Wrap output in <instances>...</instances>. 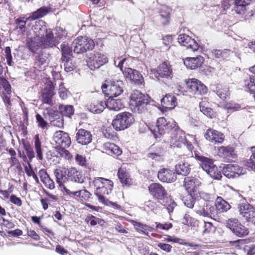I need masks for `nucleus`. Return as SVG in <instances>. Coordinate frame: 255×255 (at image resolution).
Segmentation results:
<instances>
[{
	"label": "nucleus",
	"instance_id": "59",
	"mask_svg": "<svg viewBox=\"0 0 255 255\" xmlns=\"http://www.w3.org/2000/svg\"><path fill=\"white\" fill-rule=\"evenodd\" d=\"M76 163L81 166H86L87 161L85 156L79 154H76L75 156Z\"/></svg>",
	"mask_w": 255,
	"mask_h": 255
},
{
	"label": "nucleus",
	"instance_id": "18",
	"mask_svg": "<svg viewBox=\"0 0 255 255\" xmlns=\"http://www.w3.org/2000/svg\"><path fill=\"white\" fill-rule=\"evenodd\" d=\"M205 138L215 144L222 143L225 139L223 133L213 129H208L204 134Z\"/></svg>",
	"mask_w": 255,
	"mask_h": 255
},
{
	"label": "nucleus",
	"instance_id": "16",
	"mask_svg": "<svg viewBox=\"0 0 255 255\" xmlns=\"http://www.w3.org/2000/svg\"><path fill=\"white\" fill-rule=\"evenodd\" d=\"M53 140L60 147H68L71 143L69 134L62 130L54 133Z\"/></svg>",
	"mask_w": 255,
	"mask_h": 255
},
{
	"label": "nucleus",
	"instance_id": "60",
	"mask_svg": "<svg viewBox=\"0 0 255 255\" xmlns=\"http://www.w3.org/2000/svg\"><path fill=\"white\" fill-rule=\"evenodd\" d=\"M94 56L97 61L99 62L100 65H101L102 66L108 62V60L107 57L101 53L96 52L94 54Z\"/></svg>",
	"mask_w": 255,
	"mask_h": 255
},
{
	"label": "nucleus",
	"instance_id": "14",
	"mask_svg": "<svg viewBox=\"0 0 255 255\" xmlns=\"http://www.w3.org/2000/svg\"><path fill=\"white\" fill-rule=\"evenodd\" d=\"M172 68L170 65L167 62H164L159 65L154 71V76L158 79H167L171 78Z\"/></svg>",
	"mask_w": 255,
	"mask_h": 255
},
{
	"label": "nucleus",
	"instance_id": "1",
	"mask_svg": "<svg viewBox=\"0 0 255 255\" xmlns=\"http://www.w3.org/2000/svg\"><path fill=\"white\" fill-rule=\"evenodd\" d=\"M130 106L134 112L141 113L147 105H153L154 101L147 94H143L138 90L133 92L130 95Z\"/></svg>",
	"mask_w": 255,
	"mask_h": 255
},
{
	"label": "nucleus",
	"instance_id": "19",
	"mask_svg": "<svg viewBox=\"0 0 255 255\" xmlns=\"http://www.w3.org/2000/svg\"><path fill=\"white\" fill-rule=\"evenodd\" d=\"M48 54L45 52V49H42L35 56L34 68L38 70H42L48 64Z\"/></svg>",
	"mask_w": 255,
	"mask_h": 255
},
{
	"label": "nucleus",
	"instance_id": "10",
	"mask_svg": "<svg viewBox=\"0 0 255 255\" xmlns=\"http://www.w3.org/2000/svg\"><path fill=\"white\" fill-rule=\"evenodd\" d=\"M251 0H236L234 10L239 14L244 15L245 20L249 19L254 16V12L251 10L247 13V6L250 4Z\"/></svg>",
	"mask_w": 255,
	"mask_h": 255
},
{
	"label": "nucleus",
	"instance_id": "62",
	"mask_svg": "<svg viewBox=\"0 0 255 255\" xmlns=\"http://www.w3.org/2000/svg\"><path fill=\"white\" fill-rule=\"evenodd\" d=\"M216 208L214 206H209L206 205L205 212L207 213L208 215H204V217H215L217 213H216Z\"/></svg>",
	"mask_w": 255,
	"mask_h": 255
},
{
	"label": "nucleus",
	"instance_id": "2",
	"mask_svg": "<svg viewBox=\"0 0 255 255\" xmlns=\"http://www.w3.org/2000/svg\"><path fill=\"white\" fill-rule=\"evenodd\" d=\"M176 125L175 121L167 122L164 117H160L157 119L155 126L150 127V130L157 138L165 134H169Z\"/></svg>",
	"mask_w": 255,
	"mask_h": 255
},
{
	"label": "nucleus",
	"instance_id": "32",
	"mask_svg": "<svg viewBox=\"0 0 255 255\" xmlns=\"http://www.w3.org/2000/svg\"><path fill=\"white\" fill-rule=\"evenodd\" d=\"M94 181L96 184L98 181H99L102 182V184H103L102 187L96 188V191H97V193L98 194L102 195L103 193H105V191H103V190L105 188H107L110 190H111L112 188L113 183L111 181L109 180L101 177H98V178H96L95 179Z\"/></svg>",
	"mask_w": 255,
	"mask_h": 255
},
{
	"label": "nucleus",
	"instance_id": "45",
	"mask_svg": "<svg viewBox=\"0 0 255 255\" xmlns=\"http://www.w3.org/2000/svg\"><path fill=\"white\" fill-rule=\"evenodd\" d=\"M58 109L60 113L63 116L70 117L74 114V109L73 106L71 105H60Z\"/></svg>",
	"mask_w": 255,
	"mask_h": 255
},
{
	"label": "nucleus",
	"instance_id": "33",
	"mask_svg": "<svg viewBox=\"0 0 255 255\" xmlns=\"http://www.w3.org/2000/svg\"><path fill=\"white\" fill-rule=\"evenodd\" d=\"M103 149L108 152V154H114L117 156L122 154V151L121 148L113 143L106 142L103 144Z\"/></svg>",
	"mask_w": 255,
	"mask_h": 255
},
{
	"label": "nucleus",
	"instance_id": "20",
	"mask_svg": "<svg viewBox=\"0 0 255 255\" xmlns=\"http://www.w3.org/2000/svg\"><path fill=\"white\" fill-rule=\"evenodd\" d=\"M218 155L225 160H230L237 158L235 148L233 146H222L218 148Z\"/></svg>",
	"mask_w": 255,
	"mask_h": 255
},
{
	"label": "nucleus",
	"instance_id": "21",
	"mask_svg": "<svg viewBox=\"0 0 255 255\" xmlns=\"http://www.w3.org/2000/svg\"><path fill=\"white\" fill-rule=\"evenodd\" d=\"M76 139L78 143L82 145H87L92 139L91 132L84 129H79L76 134Z\"/></svg>",
	"mask_w": 255,
	"mask_h": 255
},
{
	"label": "nucleus",
	"instance_id": "36",
	"mask_svg": "<svg viewBox=\"0 0 255 255\" xmlns=\"http://www.w3.org/2000/svg\"><path fill=\"white\" fill-rule=\"evenodd\" d=\"M206 204L207 205L206 202L203 199H197L194 205V211L200 216L208 215V214L205 212V207H206Z\"/></svg>",
	"mask_w": 255,
	"mask_h": 255
},
{
	"label": "nucleus",
	"instance_id": "53",
	"mask_svg": "<svg viewBox=\"0 0 255 255\" xmlns=\"http://www.w3.org/2000/svg\"><path fill=\"white\" fill-rule=\"evenodd\" d=\"M41 181L46 187L49 189H53L55 188L54 182L50 176H40Z\"/></svg>",
	"mask_w": 255,
	"mask_h": 255
},
{
	"label": "nucleus",
	"instance_id": "46",
	"mask_svg": "<svg viewBox=\"0 0 255 255\" xmlns=\"http://www.w3.org/2000/svg\"><path fill=\"white\" fill-rule=\"evenodd\" d=\"M208 105L209 104L207 101L203 100L199 103L200 110L207 116L211 117L212 110L209 107Z\"/></svg>",
	"mask_w": 255,
	"mask_h": 255
},
{
	"label": "nucleus",
	"instance_id": "57",
	"mask_svg": "<svg viewBox=\"0 0 255 255\" xmlns=\"http://www.w3.org/2000/svg\"><path fill=\"white\" fill-rule=\"evenodd\" d=\"M155 228L157 230L160 229L165 231H168L169 229L173 227V225L171 223L166 222L163 224L159 222H155Z\"/></svg>",
	"mask_w": 255,
	"mask_h": 255
},
{
	"label": "nucleus",
	"instance_id": "13",
	"mask_svg": "<svg viewBox=\"0 0 255 255\" xmlns=\"http://www.w3.org/2000/svg\"><path fill=\"white\" fill-rule=\"evenodd\" d=\"M178 41L181 45L186 47L191 51H196L199 47L195 40L186 34H180L178 37Z\"/></svg>",
	"mask_w": 255,
	"mask_h": 255
},
{
	"label": "nucleus",
	"instance_id": "23",
	"mask_svg": "<svg viewBox=\"0 0 255 255\" xmlns=\"http://www.w3.org/2000/svg\"><path fill=\"white\" fill-rule=\"evenodd\" d=\"M169 134L171 143L175 144L177 142H184L185 140L184 131L176 125Z\"/></svg>",
	"mask_w": 255,
	"mask_h": 255
},
{
	"label": "nucleus",
	"instance_id": "24",
	"mask_svg": "<svg viewBox=\"0 0 255 255\" xmlns=\"http://www.w3.org/2000/svg\"><path fill=\"white\" fill-rule=\"evenodd\" d=\"M204 58L201 56L196 57H187L184 61V64L187 68L195 69L200 67L203 63Z\"/></svg>",
	"mask_w": 255,
	"mask_h": 255
},
{
	"label": "nucleus",
	"instance_id": "17",
	"mask_svg": "<svg viewBox=\"0 0 255 255\" xmlns=\"http://www.w3.org/2000/svg\"><path fill=\"white\" fill-rule=\"evenodd\" d=\"M200 184L201 182L195 176H186L184 178V186L190 194H196L197 188Z\"/></svg>",
	"mask_w": 255,
	"mask_h": 255
},
{
	"label": "nucleus",
	"instance_id": "35",
	"mask_svg": "<svg viewBox=\"0 0 255 255\" xmlns=\"http://www.w3.org/2000/svg\"><path fill=\"white\" fill-rule=\"evenodd\" d=\"M216 210L220 213L227 212L231 208L230 205L222 197H218L215 203Z\"/></svg>",
	"mask_w": 255,
	"mask_h": 255
},
{
	"label": "nucleus",
	"instance_id": "51",
	"mask_svg": "<svg viewBox=\"0 0 255 255\" xmlns=\"http://www.w3.org/2000/svg\"><path fill=\"white\" fill-rule=\"evenodd\" d=\"M252 155L248 162V169L255 172V146L251 148Z\"/></svg>",
	"mask_w": 255,
	"mask_h": 255
},
{
	"label": "nucleus",
	"instance_id": "48",
	"mask_svg": "<svg viewBox=\"0 0 255 255\" xmlns=\"http://www.w3.org/2000/svg\"><path fill=\"white\" fill-rule=\"evenodd\" d=\"M87 65L91 70H95L102 66L100 65L99 62L97 61L94 55L87 60Z\"/></svg>",
	"mask_w": 255,
	"mask_h": 255
},
{
	"label": "nucleus",
	"instance_id": "8",
	"mask_svg": "<svg viewBox=\"0 0 255 255\" xmlns=\"http://www.w3.org/2000/svg\"><path fill=\"white\" fill-rule=\"evenodd\" d=\"M148 191L153 199L158 201H164L168 196L165 188L158 183H153L148 186Z\"/></svg>",
	"mask_w": 255,
	"mask_h": 255
},
{
	"label": "nucleus",
	"instance_id": "41",
	"mask_svg": "<svg viewBox=\"0 0 255 255\" xmlns=\"http://www.w3.org/2000/svg\"><path fill=\"white\" fill-rule=\"evenodd\" d=\"M95 195L98 197L100 202L106 206L113 207L115 209H120L121 206L117 203L113 202L106 199L103 195L98 194L97 191L95 192Z\"/></svg>",
	"mask_w": 255,
	"mask_h": 255
},
{
	"label": "nucleus",
	"instance_id": "15",
	"mask_svg": "<svg viewBox=\"0 0 255 255\" xmlns=\"http://www.w3.org/2000/svg\"><path fill=\"white\" fill-rule=\"evenodd\" d=\"M54 86L51 82H49L46 87L41 90V98L43 103L49 105L52 104V98L55 95Z\"/></svg>",
	"mask_w": 255,
	"mask_h": 255
},
{
	"label": "nucleus",
	"instance_id": "39",
	"mask_svg": "<svg viewBox=\"0 0 255 255\" xmlns=\"http://www.w3.org/2000/svg\"><path fill=\"white\" fill-rule=\"evenodd\" d=\"M34 148L36 153V158L39 160L43 159V153L41 148V142L39 138V134L35 135L34 137Z\"/></svg>",
	"mask_w": 255,
	"mask_h": 255
},
{
	"label": "nucleus",
	"instance_id": "61",
	"mask_svg": "<svg viewBox=\"0 0 255 255\" xmlns=\"http://www.w3.org/2000/svg\"><path fill=\"white\" fill-rule=\"evenodd\" d=\"M226 108L227 110H231L233 112L238 111L241 109L244 108L242 107V106L240 104L233 102H230L227 103L226 105Z\"/></svg>",
	"mask_w": 255,
	"mask_h": 255
},
{
	"label": "nucleus",
	"instance_id": "44",
	"mask_svg": "<svg viewBox=\"0 0 255 255\" xmlns=\"http://www.w3.org/2000/svg\"><path fill=\"white\" fill-rule=\"evenodd\" d=\"M189 165L186 163L177 164L175 166V171L177 174L180 175H188L190 172Z\"/></svg>",
	"mask_w": 255,
	"mask_h": 255
},
{
	"label": "nucleus",
	"instance_id": "52",
	"mask_svg": "<svg viewBox=\"0 0 255 255\" xmlns=\"http://www.w3.org/2000/svg\"><path fill=\"white\" fill-rule=\"evenodd\" d=\"M27 19L24 17H19L15 19V23L17 29H20L22 31L26 30V23Z\"/></svg>",
	"mask_w": 255,
	"mask_h": 255
},
{
	"label": "nucleus",
	"instance_id": "64",
	"mask_svg": "<svg viewBox=\"0 0 255 255\" xmlns=\"http://www.w3.org/2000/svg\"><path fill=\"white\" fill-rule=\"evenodd\" d=\"M163 151H157L151 152L148 153V157L155 160H160L162 159V156Z\"/></svg>",
	"mask_w": 255,
	"mask_h": 255
},
{
	"label": "nucleus",
	"instance_id": "40",
	"mask_svg": "<svg viewBox=\"0 0 255 255\" xmlns=\"http://www.w3.org/2000/svg\"><path fill=\"white\" fill-rule=\"evenodd\" d=\"M85 222L87 224H90L91 226H95L98 224L101 226H104L105 224L104 220L97 218L92 215L87 216L85 219Z\"/></svg>",
	"mask_w": 255,
	"mask_h": 255
},
{
	"label": "nucleus",
	"instance_id": "54",
	"mask_svg": "<svg viewBox=\"0 0 255 255\" xmlns=\"http://www.w3.org/2000/svg\"><path fill=\"white\" fill-rule=\"evenodd\" d=\"M63 66L64 70L67 72H69L74 70L75 67V64L73 63L72 59L70 58L64 59Z\"/></svg>",
	"mask_w": 255,
	"mask_h": 255
},
{
	"label": "nucleus",
	"instance_id": "12",
	"mask_svg": "<svg viewBox=\"0 0 255 255\" xmlns=\"http://www.w3.org/2000/svg\"><path fill=\"white\" fill-rule=\"evenodd\" d=\"M123 74L126 78L136 85H141L144 82L142 75L140 72L131 68H126Z\"/></svg>",
	"mask_w": 255,
	"mask_h": 255
},
{
	"label": "nucleus",
	"instance_id": "58",
	"mask_svg": "<svg viewBox=\"0 0 255 255\" xmlns=\"http://www.w3.org/2000/svg\"><path fill=\"white\" fill-rule=\"evenodd\" d=\"M51 126L58 127L60 128L63 127V118L60 116V114L57 117L51 119L50 121Z\"/></svg>",
	"mask_w": 255,
	"mask_h": 255
},
{
	"label": "nucleus",
	"instance_id": "9",
	"mask_svg": "<svg viewBox=\"0 0 255 255\" xmlns=\"http://www.w3.org/2000/svg\"><path fill=\"white\" fill-rule=\"evenodd\" d=\"M227 227L238 237H244L249 234L248 229L239 222L237 219H230L227 221Z\"/></svg>",
	"mask_w": 255,
	"mask_h": 255
},
{
	"label": "nucleus",
	"instance_id": "11",
	"mask_svg": "<svg viewBox=\"0 0 255 255\" xmlns=\"http://www.w3.org/2000/svg\"><path fill=\"white\" fill-rule=\"evenodd\" d=\"M196 158L201 161L202 169L209 175H216L217 168L214 165L212 159L199 155H196Z\"/></svg>",
	"mask_w": 255,
	"mask_h": 255
},
{
	"label": "nucleus",
	"instance_id": "25",
	"mask_svg": "<svg viewBox=\"0 0 255 255\" xmlns=\"http://www.w3.org/2000/svg\"><path fill=\"white\" fill-rule=\"evenodd\" d=\"M32 29L35 33V36L39 38L44 35L48 30L51 29L48 28L46 22L42 20L36 21L35 24L33 26Z\"/></svg>",
	"mask_w": 255,
	"mask_h": 255
},
{
	"label": "nucleus",
	"instance_id": "28",
	"mask_svg": "<svg viewBox=\"0 0 255 255\" xmlns=\"http://www.w3.org/2000/svg\"><path fill=\"white\" fill-rule=\"evenodd\" d=\"M26 45L30 51L35 53L42 44L40 38L35 36L26 39Z\"/></svg>",
	"mask_w": 255,
	"mask_h": 255
},
{
	"label": "nucleus",
	"instance_id": "56",
	"mask_svg": "<svg viewBox=\"0 0 255 255\" xmlns=\"http://www.w3.org/2000/svg\"><path fill=\"white\" fill-rule=\"evenodd\" d=\"M123 187H129L133 183V179L130 176H118Z\"/></svg>",
	"mask_w": 255,
	"mask_h": 255
},
{
	"label": "nucleus",
	"instance_id": "31",
	"mask_svg": "<svg viewBox=\"0 0 255 255\" xmlns=\"http://www.w3.org/2000/svg\"><path fill=\"white\" fill-rule=\"evenodd\" d=\"M243 86L246 90L254 95L255 99V78L254 76H249L244 80Z\"/></svg>",
	"mask_w": 255,
	"mask_h": 255
},
{
	"label": "nucleus",
	"instance_id": "6",
	"mask_svg": "<svg viewBox=\"0 0 255 255\" xmlns=\"http://www.w3.org/2000/svg\"><path fill=\"white\" fill-rule=\"evenodd\" d=\"M186 88L193 94L204 95L207 93V87L200 81L196 79H190L186 81Z\"/></svg>",
	"mask_w": 255,
	"mask_h": 255
},
{
	"label": "nucleus",
	"instance_id": "49",
	"mask_svg": "<svg viewBox=\"0 0 255 255\" xmlns=\"http://www.w3.org/2000/svg\"><path fill=\"white\" fill-rule=\"evenodd\" d=\"M43 114L45 118H48L51 121V119H53L59 115L58 111L54 110L51 108H46L43 112Z\"/></svg>",
	"mask_w": 255,
	"mask_h": 255
},
{
	"label": "nucleus",
	"instance_id": "26",
	"mask_svg": "<svg viewBox=\"0 0 255 255\" xmlns=\"http://www.w3.org/2000/svg\"><path fill=\"white\" fill-rule=\"evenodd\" d=\"M176 98L174 95L168 94L161 99V103L163 108L171 110L176 106Z\"/></svg>",
	"mask_w": 255,
	"mask_h": 255
},
{
	"label": "nucleus",
	"instance_id": "3",
	"mask_svg": "<svg viewBox=\"0 0 255 255\" xmlns=\"http://www.w3.org/2000/svg\"><path fill=\"white\" fill-rule=\"evenodd\" d=\"M134 121L132 115L127 112L118 114L113 120L112 126L117 131L124 130L129 128Z\"/></svg>",
	"mask_w": 255,
	"mask_h": 255
},
{
	"label": "nucleus",
	"instance_id": "37",
	"mask_svg": "<svg viewBox=\"0 0 255 255\" xmlns=\"http://www.w3.org/2000/svg\"><path fill=\"white\" fill-rule=\"evenodd\" d=\"M133 225L137 232L148 236H149V232H152L154 230V229L150 226L139 222H133Z\"/></svg>",
	"mask_w": 255,
	"mask_h": 255
},
{
	"label": "nucleus",
	"instance_id": "63",
	"mask_svg": "<svg viewBox=\"0 0 255 255\" xmlns=\"http://www.w3.org/2000/svg\"><path fill=\"white\" fill-rule=\"evenodd\" d=\"M217 96L222 100H225L229 96V90L227 88L219 89L216 93Z\"/></svg>",
	"mask_w": 255,
	"mask_h": 255
},
{
	"label": "nucleus",
	"instance_id": "42",
	"mask_svg": "<svg viewBox=\"0 0 255 255\" xmlns=\"http://www.w3.org/2000/svg\"><path fill=\"white\" fill-rule=\"evenodd\" d=\"M196 195V194H188L184 196L182 198V201L184 205L188 208L192 209L194 207L197 199L194 198V197Z\"/></svg>",
	"mask_w": 255,
	"mask_h": 255
},
{
	"label": "nucleus",
	"instance_id": "43",
	"mask_svg": "<svg viewBox=\"0 0 255 255\" xmlns=\"http://www.w3.org/2000/svg\"><path fill=\"white\" fill-rule=\"evenodd\" d=\"M60 48L62 52V62L64 61V59L66 58H70V56L72 55V48H70L68 44L64 42L60 45Z\"/></svg>",
	"mask_w": 255,
	"mask_h": 255
},
{
	"label": "nucleus",
	"instance_id": "50",
	"mask_svg": "<svg viewBox=\"0 0 255 255\" xmlns=\"http://www.w3.org/2000/svg\"><path fill=\"white\" fill-rule=\"evenodd\" d=\"M165 205L166 206V209L168 213L170 214L173 212L174 208L177 206L176 202L170 197V196H167L165 199Z\"/></svg>",
	"mask_w": 255,
	"mask_h": 255
},
{
	"label": "nucleus",
	"instance_id": "29",
	"mask_svg": "<svg viewBox=\"0 0 255 255\" xmlns=\"http://www.w3.org/2000/svg\"><path fill=\"white\" fill-rule=\"evenodd\" d=\"M106 107L110 110L119 111L124 107V105L121 99L109 97L106 101Z\"/></svg>",
	"mask_w": 255,
	"mask_h": 255
},
{
	"label": "nucleus",
	"instance_id": "55",
	"mask_svg": "<svg viewBox=\"0 0 255 255\" xmlns=\"http://www.w3.org/2000/svg\"><path fill=\"white\" fill-rule=\"evenodd\" d=\"M77 197H79L81 201H87L89 200L91 194L86 190L77 191Z\"/></svg>",
	"mask_w": 255,
	"mask_h": 255
},
{
	"label": "nucleus",
	"instance_id": "22",
	"mask_svg": "<svg viewBox=\"0 0 255 255\" xmlns=\"http://www.w3.org/2000/svg\"><path fill=\"white\" fill-rule=\"evenodd\" d=\"M240 214L248 221L255 215V208L249 204H242L239 207Z\"/></svg>",
	"mask_w": 255,
	"mask_h": 255
},
{
	"label": "nucleus",
	"instance_id": "27",
	"mask_svg": "<svg viewBox=\"0 0 255 255\" xmlns=\"http://www.w3.org/2000/svg\"><path fill=\"white\" fill-rule=\"evenodd\" d=\"M170 9L166 7H163L160 10L159 14L156 16V19L159 21L163 26L167 25L170 20Z\"/></svg>",
	"mask_w": 255,
	"mask_h": 255
},
{
	"label": "nucleus",
	"instance_id": "34",
	"mask_svg": "<svg viewBox=\"0 0 255 255\" xmlns=\"http://www.w3.org/2000/svg\"><path fill=\"white\" fill-rule=\"evenodd\" d=\"M106 107V101H101L94 102L91 103L88 109L89 111L94 114H100L103 111Z\"/></svg>",
	"mask_w": 255,
	"mask_h": 255
},
{
	"label": "nucleus",
	"instance_id": "47",
	"mask_svg": "<svg viewBox=\"0 0 255 255\" xmlns=\"http://www.w3.org/2000/svg\"><path fill=\"white\" fill-rule=\"evenodd\" d=\"M23 145L29 161L31 162L32 159L35 157V153L32 147L28 142H23Z\"/></svg>",
	"mask_w": 255,
	"mask_h": 255
},
{
	"label": "nucleus",
	"instance_id": "4",
	"mask_svg": "<svg viewBox=\"0 0 255 255\" xmlns=\"http://www.w3.org/2000/svg\"><path fill=\"white\" fill-rule=\"evenodd\" d=\"M95 47L93 39L87 36H79L72 43V48L74 53L81 54L92 50Z\"/></svg>",
	"mask_w": 255,
	"mask_h": 255
},
{
	"label": "nucleus",
	"instance_id": "30",
	"mask_svg": "<svg viewBox=\"0 0 255 255\" xmlns=\"http://www.w3.org/2000/svg\"><path fill=\"white\" fill-rule=\"evenodd\" d=\"M222 168V172L224 175H234L237 174L240 175L241 172L240 167L237 165L232 164H224L223 166L220 167Z\"/></svg>",
	"mask_w": 255,
	"mask_h": 255
},
{
	"label": "nucleus",
	"instance_id": "5",
	"mask_svg": "<svg viewBox=\"0 0 255 255\" xmlns=\"http://www.w3.org/2000/svg\"><path fill=\"white\" fill-rule=\"evenodd\" d=\"M124 83L122 81L112 82L110 84H103L102 89L103 93L109 97H117L124 91Z\"/></svg>",
	"mask_w": 255,
	"mask_h": 255
},
{
	"label": "nucleus",
	"instance_id": "38",
	"mask_svg": "<svg viewBox=\"0 0 255 255\" xmlns=\"http://www.w3.org/2000/svg\"><path fill=\"white\" fill-rule=\"evenodd\" d=\"M49 11L48 7L42 6L32 12L29 16L28 19L30 20H34L46 15Z\"/></svg>",
	"mask_w": 255,
	"mask_h": 255
},
{
	"label": "nucleus",
	"instance_id": "7",
	"mask_svg": "<svg viewBox=\"0 0 255 255\" xmlns=\"http://www.w3.org/2000/svg\"><path fill=\"white\" fill-rule=\"evenodd\" d=\"M64 36L63 34H58L54 36L51 29L47 32L39 37L41 39L42 45L44 48L53 47L56 46L59 43V41L62 39Z\"/></svg>",
	"mask_w": 255,
	"mask_h": 255
}]
</instances>
